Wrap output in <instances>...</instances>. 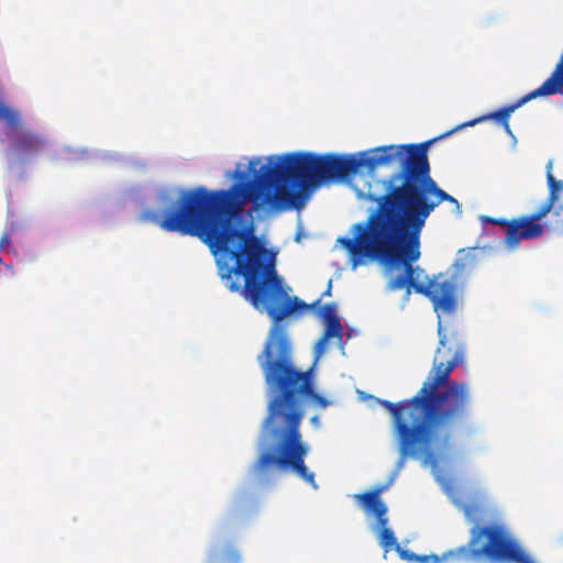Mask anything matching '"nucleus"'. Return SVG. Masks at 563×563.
<instances>
[{"mask_svg":"<svg viewBox=\"0 0 563 563\" xmlns=\"http://www.w3.org/2000/svg\"><path fill=\"white\" fill-rule=\"evenodd\" d=\"M396 551L399 553L400 558L402 560H406L408 563H411L416 560L417 554L408 550H404L399 545H397Z\"/></svg>","mask_w":563,"mask_h":563,"instance_id":"11","label":"nucleus"},{"mask_svg":"<svg viewBox=\"0 0 563 563\" xmlns=\"http://www.w3.org/2000/svg\"><path fill=\"white\" fill-rule=\"evenodd\" d=\"M11 243V239L9 236V234H3L0 239V249H3L8 245H10Z\"/></svg>","mask_w":563,"mask_h":563,"instance_id":"12","label":"nucleus"},{"mask_svg":"<svg viewBox=\"0 0 563 563\" xmlns=\"http://www.w3.org/2000/svg\"><path fill=\"white\" fill-rule=\"evenodd\" d=\"M388 484L377 485L373 487L369 492L354 495V500L357 501L361 508L367 515H372L376 518L377 525L380 527L379 544L385 549L386 552L394 547L396 549L398 545L394 531L387 528L388 508L380 498L382 493L385 492L388 488Z\"/></svg>","mask_w":563,"mask_h":563,"instance_id":"6","label":"nucleus"},{"mask_svg":"<svg viewBox=\"0 0 563 563\" xmlns=\"http://www.w3.org/2000/svg\"><path fill=\"white\" fill-rule=\"evenodd\" d=\"M310 421H311L312 423L317 424V423L319 422V418H318L317 416H314V417H312V418L310 419Z\"/></svg>","mask_w":563,"mask_h":563,"instance_id":"14","label":"nucleus"},{"mask_svg":"<svg viewBox=\"0 0 563 563\" xmlns=\"http://www.w3.org/2000/svg\"><path fill=\"white\" fill-rule=\"evenodd\" d=\"M321 317L324 320V331L321 338L318 340L314 346L316 361L324 353L327 343L331 338H335L341 342L343 338V329L340 322V318L336 314V307L333 303H327L321 309Z\"/></svg>","mask_w":563,"mask_h":563,"instance_id":"7","label":"nucleus"},{"mask_svg":"<svg viewBox=\"0 0 563 563\" xmlns=\"http://www.w3.org/2000/svg\"><path fill=\"white\" fill-rule=\"evenodd\" d=\"M432 141L418 144L384 145L372 154L339 155L291 152L267 157V163L251 159L253 179L235 172L240 181L228 189L209 190L203 186L180 189L175 200L161 197L166 205L162 218L154 210L140 214L143 222L166 232L197 236L216 257L218 273L229 290L240 292L256 310L266 312L273 324L264 349L257 356L266 387H316L313 366L297 367L290 338L280 322L309 306L289 295L290 288L267 257L265 245L242 225L244 206L251 201L255 211L280 212L301 209L305 191L321 184L343 180L362 167L369 172L395 163L397 170L383 181L380 195L368 194L376 208L364 221L351 227L352 236H340L350 256L352 269L366 261L382 266L410 263L420 258V236L426 221L443 201L460 207L459 201L439 187L431 177L428 148Z\"/></svg>","mask_w":563,"mask_h":563,"instance_id":"1","label":"nucleus"},{"mask_svg":"<svg viewBox=\"0 0 563 563\" xmlns=\"http://www.w3.org/2000/svg\"><path fill=\"white\" fill-rule=\"evenodd\" d=\"M319 302H320V299H317V300L311 305V307H316L317 305H319Z\"/></svg>","mask_w":563,"mask_h":563,"instance_id":"15","label":"nucleus"},{"mask_svg":"<svg viewBox=\"0 0 563 563\" xmlns=\"http://www.w3.org/2000/svg\"><path fill=\"white\" fill-rule=\"evenodd\" d=\"M461 508L470 521H475L481 514V508L476 504H465Z\"/></svg>","mask_w":563,"mask_h":563,"instance_id":"10","label":"nucleus"},{"mask_svg":"<svg viewBox=\"0 0 563 563\" xmlns=\"http://www.w3.org/2000/svg\"><path fill=\"white\" fill-rule=\"evenodd\" d=\"M499 563H536L510 531L499 523L475 525L467 544L443 555H418L411 563H470L481 560Z\"/></svg>","mask_w":563,"mask_h":563,"instance_id":"4","label":"nucleus"},{"mask_svg":"<svg viewBox=\"0 0 563 563\" xmlns=\"http://www.w3.org/2000/svg\"><path fill=\"white\" fill-rule=\"evenodd\" d=\"M410 263L411 272H406L405 264L395 266H383L386 273L402 267V273L390 277L387 284L388 290L395 291L407 288V295H410V288L417 294L426 296L433 306L438 316V335L440 346L435 351L433 368L426 382L433 387L437 394H445L446 404L465 422L470 413V404L472 400L470 385L465 382H457L450 378L452 369L459 365L464 357L465 344L456 331H446L442 324L441 317L453 314L457 309V291L464 285L466 275V264L457 260L454 265V272L451 276L438 274L432 276L427 283H419V267H413Z\"/></svg>","mask_w":563,"mask_h":563,"instance_id":"2","label":"nucleus"},{"mask_svg":"<svg viewBox=\"0 0 563 563\" xmlns=\"http://www.w3.org/2000/svg\"><path fill=\"white\" fill-rule=\"evenodd\" d=\"M331 294V282H329L328 289L324 291L323 295L329 296Z\"/></svg>","mask_w":563,"mask_h":563,"instance_id":"13","label":"nucleus"},{"mask_svg":"<svg viewBox=\"0 0 563 563\" xmlns=\"http://www.w3.org/2000/svg\"><path fill=\"white\" fill-rule=\"evenodd\" d=\"M445 394H437L426 380L417 394L397 402L380 401L389 412L398 439L400 470L408 456L429 455L434 448L445 444L451 430L464 421L446 404Z\"/></svg>","mask_w":563,"mask_h":563,"instance_id":"3","label":"nucleus"},{"mask_svg":"<svg viewBox=\"0 0 563 563\" xmlns=\"http://www.w3.org/2000/svg\"><path fill=\"white\" fill-rule=\"evenodd\" d=\"M547 183L549 187V195L544 202L534 211L541 222L552 211V209L560 198V191H563V180H556L552 174V162L547 164Z\"/></svg>","mask_w":563,"mask_h":563,"instance_id":"8","label":"nucleus"},{"mask_svg":"<svg viewBox=\"0 0 563 563\" xmlns=\"http://www.w3.org/2000/svg\"><path fill=\"white\" fill-rule=\"evenodd\" d=\"M481 220L483 223L499 225L505 230L503 242L509 250L517 249L521 241L538 239L544 232V225L541 224L534 212L510 220L489 216H482Z\"/></svg>","mask_w":563,"mask_h":563,"instance_id":"5","label":"nucleus"},{"mask_svg":"<svg viewBox=\"0 0 563 563\" xmlns=\"http://www.w3.org/2000/svg\"><path fill=\"white\" fill-rule=\"evenodd\" d=\"M549 214H551L550 220L541 223L544 225V230L556 231L563 234V205L554 207Z\"/></svg>","mask_w":563,"mask_h":563,"instance_id":"9","label":"nucleus"}]
</instances>
